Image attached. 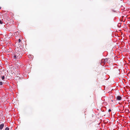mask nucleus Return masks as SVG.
<instances>
[{
	"label": "nucleus",
	"mask_w": 130,
	"mask_h": 130,
	"mask_svg": "<svg viewBox=\"0 0 130 130\" xmlns=\"http://www.w3.org/2000/svg\"><path fill=\"white\" fill-rule=\"evenodd\" d=\"M12 55L13 58L16 60L20 59L22 56L21 52L18 50H15L12 54Z\"/></svg>",
	"instance_id": "f257e3e1"
},
{
	"label": "nucleus",
	"mask_w": 130,
	"mask_h": 130,
	"mask_svg": "<svg viewBox=\"0 0 130 130\" xmlns=\"http://www.w3.org/2000/svg\"><path fill=\"white\" fill-rule=\"evenodd\" d=\"M116 100H121V97L120 96H118L116 97Z\"/></svg>",
	"instance_id": "f03ea898"
},
{
	"label": "nucleus",
	"mask_w": 130,
	"mask_h": 130,
	"mask_svg": "<svg viewBox=\"0 0 130 130\" xmlns=\"http://www.w3.org/2000/svg\"><path fill=\"white\" fill-rule=\"evenodd\" d=\"M4 124L3 123H2L0 125V129H2L3 127L4 126Z\"/></svg>",
	"instance_id": "7ed1b4c3"
},
{
	"label": "nucleus",
	"mask_w": 130,
	"mask_h": 130,
	"mask_svg": "<svg viewBox=\"0 0 130 130\" xmlns=\"http://www.w3.org/2000/svg\"><path fill=\"white\" fill-rule=\"evenodd\" d=\"M2 79L3 80L5 78V76H3L1 77Z\"/></svg>",
	"instance_id": "20e7f679"
},
{
	"label": "nucleus",
	"mask_w": 130,
	"mask_h": 130,
	"mask_svg": "<svg viewBox=\"0 0 130 130\" xmlns=\"http://www.w3.org/2000/svg\"><path fill=\"white\" fill-rule=\"evenodd\" d=\"M126 112L127 113H129V111L128 110L126 109Z\"/></svg>",
	"instance_id": "39448f33"
},
{
	"label": "nucleus",
	"mask_w": 130,
	"mask_h": 130,
	"mask_svg": "<svg viewBox=\"0 0 130 130\" xmlns=\"http://www.w3.org/2000/svg\"><path fill=\"white\" fill-rule=\"evenodd\" d=\"M5 130H9V128L8 127H7L6 128Z\"/></svg>",
	"instance_id": "423d86ee"
},
{
	"label": "nucleus",
	"mask_w": 130,
	"mask_h": 130,
	"mask_svg": "<svg viewBox=\"0 0 130 130\" xmlns=\"http://www.w3.org/2000/svg\"><path fill=\"white\" fill-rule=\"evenodd\" d=\"M3 23L2 21L1 20H0V24H2Z\"/></svg>",
	"instance_id": "0eeeda50"
},
{
	"label": "nucleus",
	"mask_w": 130,
	"mask_h": 130,
	"mask_svg": "<svg viewBox=\"0 0 130 130\" xmlns=\"http://www.w3.org/2000/svg\"><path fill=\"white\" fill-rule=\"evenodd\" d=\"M3 83L2 82H0V85H2Z\"/></svg>",
	"instance_id": "6e6552de"
},
{
	"label": "nucleus",
	"mask_w": 130,
	"mask_h": 130,
	"mask_svg": "<svg viewBox=\"0 0 130 130\" xmlns=\"http://www.w3.org/2000/svg\"><path fill=\"white\" fill-rule=\"evenodd\" d=\"M18 41H19V43H20V42L21 41V40L20 39H19L18 40Z\"/></svg>",
	"instance_id": "1a4fd4ad"
},
{
	"label": "nucleus",
	"mask_w": 130,
	"mask_h": 130,
	"mask_svg": "<svg viewBox=\"0 0 130 130\" xmlns=\"http://www.w3.org/2000/svg\"><path fill=\"white\" fill-rule=\"evenodd\" d=\"M111 111V109H109V110H108V111H109V112H110V111Z\"/></svg>",
	"instance_id": "9d476101"
},
{
	"label": "nucleus",
	"mask_w": 130,
	"mask_h": 130,
	"mask_svg": "<svg viewBox=\"0 0 130 130\" xmlns=\"http://www.w3.org/2000/svg\"><path fill=\"white\" fill-rule=\"evenodd\" d=\"M112 12H115V11L114 10H112Z\"/></svg>",
	"instance_id": "9b49d317"
},
{
	"label": "nucleus",
	"mask_w": 130,
	"mask_h": 130,
	"mask_svg": "<svg viewBox=\"0 0 130 130\" xmlns=\"http://www.w3.org/2000/svg\"><path fill=\"white\" fill-rule=\"evenodd\" d=\"M1 7H0V9H1Z\"/></svg>",
	"instance_id": "f8f14e48"
}]
</instances>
